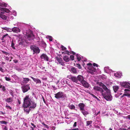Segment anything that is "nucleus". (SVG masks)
<instances>
[{
	"label": "nucleus",
	"instance_id": "18",
	"mask_svg": "<svg viewBox=\"0 0 130 130\" xmlns=\"http://www.w3.org/2000/svg\"><path fill=\"white\" fill-rule=\"evenodd\" d=\"M11 79L12 80L11 82L12 83L15 82V81L17 80L18 79V77L15 75H14L11 76Z\"/></svg>",
	"mask_w": 130,
	"mask_h": 130
},
{
	"label": "nucleus",
	"instance_id": "2",
	"mask_svg": "<svg viewBox=\"0 0 130 130\" xmlns=\"http://www.w3.org/2000/svg\"><path fill=\"white\" fill-rule=\"evenodd\" d=\"M23 107H28L32 110L34 109L36 106V104L32 101L28 95L26 96L24 99Z\"/></svg>",
	"mask_w": 130,
	"mask_h": 130
},
{
	"label": "nucleus",
	"instance_id": "33",
	"mask_svg": "<svg viewBox=\"0 0 130 130\" xmlns=\"http://www.w3.org/2000/svg\"><path fill=\"white\" fill-rule=\"evenodd\" d=\"M14 45V43L13 42V41H12L11 42V47L13 49H15V47Z\"/></svg>",
	"mask_w": 130,
	"mask_h": 130
},
{
	"label": "nucleus",
	"instance_id": "13",
	"mask_svg": "<svg viewBox=\"0 0 130 130\" xmlns=\"http://www.w3.org/2000/svg\"><path fill=\"white\" fill-rule=\"evenodd\" d=\"M12 30L13 32L15 33H18L20 32L21 30L17 27H14L12 28Z\"/></svg>",
	"mask_w": 130,
	"mask_h": 130
},
{
	"label": "nucleus",
	"instance_id": "4",
	"mask_svg": "<svg viewBox=\"0 0 130 130\" xmlns=\"http://www.w3.org/2000/svg\"><path fill=\"white\" fill-rule=\"evenodd\" d=\"M9 12V10L7 8L0 7V17L3 19H6L7 17L3 14L5 12L8 13Z\"/></svg>",
	"mask_w": 130,
	"mask_h": 130
},
{
	"label": "nucleus",
	"instance_id": "42",
	"mask_svg": "<svg viewBox=\"0 0 130 130\" xmlns=\"http://www.w3.org/2000/svg\"><path fill=\"white\" fill-rule=\"evenodd\" d=\"M76 67H78V68L79 69H80L81 68V66L79 64H76Z\"/></svg>",
	"mask_w": 130,
	"mask_h": 130
},
{
	"label": "nucleus",
	"instance_id": "22",
	"mask_svg": "<svg viewBox=\"0 0 130 130\" xmlns=\"http://www.w3.org/2000/svg\"><path fill=\"white\" fill-rule=\"evenodd\" d=\"M13 98H7L5 99V101L8 103H11L13 101Z\"/></svg>",
	"mask_w": 130,
	"mask_h": 130
},
{
	"label": "nucleus",
	"instance_id": "55",
	"mask_svg": "<svg viewBox=\"0 0 130 130\" xmlns=\"http://www.w3.org/2000/svg\"><path fill=\"white\" fill-rule=\"evenodd\" d=\"M44 126L46 127L47 128L48 127V126L45 124H44Z\"/></svg>",
	"mask_w": 130,
	"mask_h": 130
},
{
	"label": "nucleus",
	"instance_id": "47",
	"mask_svg": "<svg viewBox=\"0 0 130 130\" xmlns=\"http://www.w3.org/2000/svg\"><path fill=\"white\" fill-rule=\"evenodd\" d=\"M93 66H96L97 67H98L99 66L98 65L96 64L95 63H93Z\"/></svg>",
	"mask_w": 130,
	"mask_h": 130
},
{
	"label": "nucleus",
	"instance_id": "8",
	"mask_svg": "<svg viewBox=\"0 0 130 130\" xmlns=\"http://www.w3.org/2000/svg\"><path fill=\"white\" fill-rule=\"evenodd\" d=\"M31 50L33 52V54H38L40 53V50L38 47L35 45L31 46L30 47Z\"/></svg>",
	"mask_w": 130,
	"mask_h": 130
},
{
	"label": "nucleus",
	"instance_id": "23",
	"mask_svg": "<svg viewBox=\"0 0 130 130\" xmlns=\"http://www.w3.org/2000/svg\"><path fill=\"white\" fill-rule=\"evenodd\" d=\"M68 107L69 109L71 110H75V106L72 104H69L68 106Z\"/></svg>",
	"mask_w": 130,
	"mask_h": 130
},
{
	"label": "nucleus",
	"instance_id": "28",
	"mask_svg": "<svg viewBox=\"0 0 130 130\" xmlns=\"http://www.w3.org/2000/svg\"><path fill=\"white\" fill-rule=\"evenodd\" d=\"M3 29L8 32H11L12 31V28H9L6 27L4 28Z\"/></svg>",
	"mask_w": 130,
	"mask_h": 130
},
{
	"label": "nucleus",
	"instance_id": "3",
	"mask_svg": "<svg viewBox=\"0 0 130 130\" xmlns=\"http://www.w3.org/2000/svg\"><path fill=\"white\" fill-rule=\"evenodd\" d=\"M69 78L73 82L77 84L81 83L82 81L84 80V77L80 75H78L77 77L71 76H70Z\"/></svg>",
	"mask_w": 130,
	"mask_h": 130
},
{
	"label": "nucleus",
	"instance_id": "37",
	"mask_svg": "<svg viewBox=\"0 0 130 130\" xmlns=\"http://www.w3.org/2000/svg\"><path fill=\"white\" fill-rule=\"evenodd\" d=\"M5 78L6 80L9 81H10L11 80V79L10 78L7 77L6 76L5 77Z\"/></svg>",
	"mask_w": 130,
	"mask_h": 130
},
{
	"label": "nucleus",
	"instance_id": "30",
	"mask_svg": "<svg viewBox=\"0 0 130 130\" xmlns=\"http://www.w3.org/2000/svg\"><path fill=\"white\" fill-rule=\"evenodd\" d=\"M64 60L66 62H67L69 61V59L68 56H65L63 57Z\"/></svg>",
	"mask_w": 130,
	"mask_h": 130
},
{
	"label": "nucleus",
	"instance_id": "6",
	"mask_svg": "<svg viewBox=\"0 0 130 130\" xmlns=\"http://www.w3.org/2000/svg\"><path fill=\"white\" fill-rule=\"evenodd\" d=\"M23 34L26 35L27 37L29 40L33 39H34V35L31 31L29 29H28L26 31H23Z\"/></svg>",
	"mask_w": 130,
	"mask_h": 130
},
{
	"label": "nucleus",
	"instance_id": "14",
	"mask_svg": "<svg viewBox=\"0 0 130 130\" xmlns=\"http://www.w3.org/2000/svg\"><path fill=\"white\" fill-rule=\"evenodd\" d=\"M41 59L42 60H45L48 61V58L47 55L45 54H42L41 56Z\"/></svg>",
	"mask_w": 130,
	"mask_h": 130
},
{
	"label": "nucleus",
	"instance_id": "63",
	"mask_svg": "<svg viewBox=\"0 0 130 130\" xmlns=\"http://www.w3.org/2000/svg\"><path fill=\"white\" fill-rule=\"evenodd\" d=\"M71 53H72V54H73L74 55V54H75V53H74V52L73 51H72Z\"/></svg>",
	"mask_w": 130,
	"mask_h": 130
},
{
	"label": "nucleus",
	"instance_id": "49",
	"mask_svg": "<svg viewBox=\"0 0 130 130\" xmlns=\"http://www.w3.org/2000/svg\"><path fill=\"white\" fill-rule=\"evenodd\" d=\"M13 14L15 16H16L17 15V13L15 11L13 12Z\"/></svg>",
	"mask_w": 130,
	"mask_h": 130
},
{
	"label": "nucleus",
	"instance_id": "46",
	"mask_svg": "<svg viewBox=\"0 0 130 130\" xmlns=\"http://www.w3.org/2000/svg\"><path fill=\"white\" fill-rule=\"evenodd\" d=\"M120 130H130V126L127 129L124 128H121L120 129Z\"/></svg>",
	"mask_w": 130,
	"mask_h": 130
},
{
	"label": "nucleus",
	"instance_id": "19",
	"mask_svg": "<svg viewBox=\"0 0 130 130\" xmlns=\"http://www.w3.org/2000/svg\"><path fill=\"white\" fill-rule=\"evenodd\" d=\"M122 75V74L121 72H118L114 74V75L117 77L119 78H120Z\"/></svg>",
	"mask_w": 130,
	"mask_h": 130
},
{
	"label": "nucleus",
	"instance_id": "53",
	"mask_svg": "<svg viewBox=\"0 0 130 130\" xmlns=\"http://www.w3.org/2000/svg\"><path fill=\"white\" fill-rule=\"evenodd\" d=\"M0 71L2 72H4V69L0 67Z\"/></svg>",
	"mask_w": 130,
	"mask_h": 130
},
{
	"label": "nucleus",
	"instance_id": "58",
	"mask_svg": "<svg viewBox=\"0 0 130 130\" xmlns=\"http://www.w3.org/2000/svg\"><path fill=\"white\" fill-rule=\"evenodd\" d=\"M19 44L20 45H22V43L21 42H19Z\"/></svg>",
	"mask_w": 130,
	"mask_h": 130
},
{
	"label": "nucleus",
	"instance_id": "12",
	"mask_svg": "<svg viewBox=\"0 0 130 130\" xmlns=\"http://www.w3.org/2000/svg\"><path fill=\"white\" fill-rule=\"evenodd\" d=\"M81 83L82 84L83 86L86 88H88L89 87L90 85L86 81L84 80Z\"/></svg>",
	"mask_w": 130,
	"mask_h": 130
},
{
	"label": "nucleus",
	"instance_id": "38",
	"mask_svg": "<svg viewBox=\"0 0 130 130\" xmlns=\"http://www.w3.org/2000/svg\"><path fill=\"white\" fill-rule=\"evenodd\" d=\"M6 107L7 109L11 110L12 109L11 107L7 105H6Z\"/></svg>",
	"mask_w": 130,
	"mask_h": 130
},
{
	"label": "nucleus",
	"instance_id": "45",
	"mask_svg": "<svg viewBox=\"0 0 130 130\" xmlns=\"http://www.w3.org/2000/svg\"><path fill=\"white\" fill-rule=\"evenodd\" d=\"M90 94L92 95V96H93V97L95 99H98V98L96 96H95L93 94H90Z\"/></svg>",
	"mask_w": 130,
	"mask_h": 130
},
{
	"label": "nucleus",
	"instance_id": "39",
	"mask_svg": "<svg viewBox=\"0 0 130 130\" xmlns=\"http://www.w3.org/2000/svg\"><path fill=\"white\" fill-rule=\"evenodd\" d=\"M92 123V121H88L87 122V125H89L91 124Z\"/></svg>",
	"mask_w": 130,
	"mask_h": 130
},
{
	"label": "nucleus",
	"instance_id": "51",
	"mask_svg": "<svg viewBox=\"0 0 130 130\" xmlns=\"http://www.w3.org/2000/svg\"><path fill=\"white\" fill-rule=\"evenodd\" d=\"M76 124L77 122H74V124L73 125V126L74 127H75L76 126Z\"/></svg>",
	"mask_w": 130,
	"mask_h": 130
},
{
	"label": "nucleus",
	"instance_id": "7",
	"mask_svg": "<svg viewBox=\"0 0 130 130\" xmlns=\"http://www.w3.org/2000/svg\"><path fill=\"white\" fill-rule=\"evenodd\" d=\"M55 95V98L57 99H65L66 97V94L61 91L58 92Z\"/></svg>",
	"mask_w": 130,
	"mask_h": 130
},
{
	"label": "nucleus",
	"instance_id": "54",
	"mask_svg": "<svg viewBox=\"0 0 130 130\" xmlns=\"http://www.w3.org/2000/svg\"><path fill=\"white\" fill-rule=\"evenodd\" d=\"M31 125L32 126H34V128H36V126L35 125V124H34L32 123H31Z\"/></svg>",
	"mask_w": 130,
	"mask_h": 130
},
{
	"label": "nucleus",
	"instance_id": "36",
	"mask_svg": "<svg viewBox=\"0 0 130 130\" xmlns=\"http://www.w3.org/2000/svg\"><path fill=\"white\" fill-rule=\"evenodd\" d=\"M46 38L49 39V40L50 41H52V37L50 36H46Z\"/></svg>",
	"mask_w": 130,
	"mask_h": 130
},
{
	"label": "nucleus",
	"instance_id": "40",
	"mask_svg": "<svg viewBox=\"0 0 130 130\" xmlns=\"http://www.w3.org/2000/svg\"><path fill=\"white\" fill-rule=\"evenodd\" d=\"M0 88H1L2 89V90L3 91L5 90V87L2 85L0 84Z\"/></svg>",
	"mask_w": 130,
	"mask_h": 130
},
{
	"label": "nucleus",
	"instance_id": "24",
	"mask_svg": "<svg viewBox=\"0 0 130 130\" xmlns=\"http://www.w3.org/2000/svg\"><path fill=\"white\" fill-rule=\"evenodd\" d=\"M104 70L105 72L108 73L112 72V70L109 69L108 67H105L104 68Z\"/></svg>",
	"mask_w": 130,
	"mask_h": 130
},
{
	"label": "nucleus",
	"instance_id": "34",
	"mask_svg": "<svg viewBox=\"0 0 130 130\" xmlns=\"http://www.w3.org/2000/svg\"><path fill=\"white\" fill-rule=\"evenodd\" d=\"M9 93L12 96V97H13L14 96V92L12 91V90H10L9 91Z\"/></svg>",
	"mask_w": 130,
	"mask_h": 130
},
{
	"label": "nucleus",
	"instance_id": "15",
	"mask_svg": "<svg viewBox=\"0 0 130 130\" xmlns=\"http://www.w3.org/2000/svg\"><path fill=\"white\" fill-rule=\"evenodd\" d=\"M56 60L57 61L59 64L62 66H64V64L63 62L62 59L60 57H57L56 58Z\"/></svg>",
	"mask_w": 130,
	"mask_h": 130
},
{
	"label": "nucleus",
	"instance_id": "35",
	"mask_svg": "<svg viewBox=\"0 0 130 130\" xmlns=\"http://www.w3.org/2000/svg\"><path fill=\"white\" fill-rule=\"evenodd\" d=\"M6 36L8 37L9 36L8 34H6L5 35L3 36L2 38V40H3L5 38V37Z\"/></svg>",
	"mask_w": 130,
	"mask_h": 130
},
{
	"label": "nucleus",
	"instance_id": "5",
	"mask_svg": "<svg viewBox=\"0 0 130 130\" xmlns=\"http://www.w3.org/2000/svg\"><path fill=\"white\" fill-rule=\"evenodd\" d=\"M87 66L86 67H87L88 70V72L91 74H93L96 72V69L93 67L91 63H87Z\"/></svg>",
	"mask_w": 130,
	"mask_h": 130
},
{
	"label": "nucleus",
	"instance_id": "62",
	"mask_svg": "<svg viewBox=\"0 0 130 130\" xmlns=\"http://www.w3.org/2000/svg\"><path fill=\"white\" fill-rule=\"evenodd\" d=\"M64 82H65V81H64V80H62V83H64Z\"/></svg>",
	"mask_w": 130,
	"mask_h": 130
},
{
	"label": "nucleus",
	"instance_id": "17",
	"mask_svg": "<svg viewBox=\"0 0 130 130\" xmlns=\"http://www.w3.org/2000/svg\"><path fill=\"white\" fill-rule=\"evenodd\" d=\"M30 77L36 84H40L41 83V81L38 78H35L32 76H31Z\"/></svg>",
	"mask_w": 130,
	"mask_h": 130
},
{
	"label": "nucleus",
	"instance_id": "9",
	"mask_svg": "<svg viewBox=\"0 0 130 130\" xmlns=\"http://www.w3.org/2000/svg\"><path fill=\"white\" fill-rule=\"evenodd\" d=\"M120 84L122 87L130 89V84L129 82H120Z\"/></svg>",
	"mask_w": 130,
	"mask_h": 130
},
{
	"label": "nucleus",
	"instance_id": "11",
	"mask_svg": "<svg viewBox=\"0 0 130 130\" xmlns=\"http://www.w3.org/2000/svg\"><path fill=\"white\" fill-rule=\"evenodd\" d=\"M21 88L22 90L24 93L27 92L30 89L29 85H26L23 86Z\"/></svg>",
	"mask_w": 130,
	"mask_h": 130
},
{
	"label": "nucleus",
	"instance_id": "57",
	"mask_svg": "<svg viewBox=\"0 0 130 130\" xmlns=\"http://www.w3.org/2000/svg\"><path fill=\"white\" fill-rule=\"evenodd\" d=\"M69 130H79V129L78 128H76L75 129H70Z\"/></svg>",
	"mask_w": 130,
	"mask_h": 130
},
{
	"label": "nucleus",
	"instance_id": "1",
	"mask_svg": "<svg viewBox=\"0 0 130 130\" xmlns=\"http://www.w3.org/2000/svg\"><path fill=\"white\" fill-rule=\"evenodd\" d=\"M101 86L104 90L101 88L97 86L94 87L93 89L95 90L100 91L104 98L107 100H111L112 97L111 95L110 90L103 84Z\"/></svg>",
	"mask_w": 130,
	"mask_h": 130
},
{
	"label": "nucleus",
	"instance_id": "43",
	"mask_svg": "<svg viewBox=\"0 0 130 130\" xmlns=\"http://www.w3.org/2000/svg\"><path fill=\"white\" fill-rule=\"evenodd\" d=\"M0 122L2 124H6L7 123V122L5 121H0Z\"/></svg>",
	"mask_w": 130,
	"mask_h": 130
},
{
	"label": "nucleus",
	"instance_id": "44",
	"mask_svg": "<svg viewBox=\"0 0 130 130\" xmlns=\"http://www.w3.org/2000/svg\"><path fill=\"white\" fill-rule=\"evenodd\" d=\"M71 59L72 60H74V56L73 55H71L70 57Z\"/></svg>",
	"mask_w": 130,
	"mask_h": 130
},
{
	"label": "nucleus",
	"instance_id": "31",
	"mask_svg": "<svg viewBox=\"0 0 130 130\" xmlns=\"http://www.w3.org/2000/svg\"><path fill=\"white\" fill-rule=\"evenodd\" d=\"M29 79L28 78H23V81L25 83H27L29 81Z\"/></svg>",
	"mask_w": 130,
	"mask_h": 130
},
{
	"label": "nucleus",
	"instance_id": "20",
	"mask_svg": "<svg viewBox=\"0 0 130 130\" xmlns=\"http://www.w3.org/2000/svg\"><path fill=\"white\" fill-rule=\"evenodd\" d=\"M24 108V110L26 114H28L30 110H32L30 109V108L28 107H23Z\"/></svg>",
	"mask_w": 130,
	"mask_h": 130
},
{
	"label": "nucleus",
	"instance_id": "21",
	"mask_svg": "<svg viewBox=\"0 0 130 130\" xmlns=\"http://www.w3.org/2000/svg\"><path fill=\"white\" fill-rule=\"evenodd\" d=\"M78 105L80 108V111L84 109L85 105L83 103H79Z\"/></svg>",
	"mask_w": 130,
	"mask_h": 130
},
{
	"label": "nucleus",
	"instance_id": "41",
	"mask_svg": "<svg viewBox=\"0 0 130 130\" xmlns=\"http://www.w3.org/2000/svg\"><path fill=\"white\" fill-rule=\"evenodd\" d=\"M2 52L4 54H5L6 55H8L9 54V53L7 52H6L3 51H2Z\"/></svg>",
	"mask_w": 130,
	"mask_h": 130
},
{
	"label": "nucleus",
	"instance_id": "52",
	"mask_svg": "<svg viewBox=\"0 0 130 130\" xmlns=\"http://www.w3.org/2000/svg\"><path fill=\"white\" fill-rule=\"evenodd\" d=\"M66 52L65 53L67 54L68 55L70 54V52L68 51H65Z\"/></svg>",
	"mask_w": 130,
	"mask_h": 130
},
{
	"label": "nucleus",
	"instance_id": "64",
	"mask_svg": "<svg viewBox=\"0 0 130 130\" xmlns=\"http://www.w3.org/2000/svg\"><path fill=\"white\" fill-rule=\"evenodd\" d=\"M31 130H34V128L32 127H31Z\"/></svg>",
	"mask_w": 130,
	"mask_h": 130
},
{
	"label": "nucleus",
	"instance_id": "59",
	"mask_svg": "<svg viewBox=\"0 0 130 130\" xmlns=\"http://www.w3.org/2000/svg\"><path fill=\"white\" fill-rule=\"evenodd\" d=\"M1 112L2 113V114H3V115H4V114H5V112H2V111Z\"/></svg>",
	"mask_w": 130,
	"mask_h": 130
},
{
	"label": "nucleus",
	"instance_id": "27",
	"mask_svg": "<svg viewBox=\"0 0 130 130\" xmlns=\"http://www.w3.org/2000/svg\"><path fill=\"white\" fill-rule=\"evenodd\" d=\"M113 90L115 92H116L119 89V86H113Z\"/></svg>",
	"mask_w": 130,
	"mask_h": 130
},
{
	"label": "nucleus",
	"instance_id": "61",
	"mask_svg": "<svg viewBox=\"0 0 130 130\" xmlns=\"http://www.w3.org/2000/svg\"><path fill=\"white\" fill-rule=\"evenodd\" d=\"M64 82H65V81H64V80H62V83H64Z\"/></svg>",
	"mask_w": 130,
	"mask_h": 130
},
{
	"label": "nucleus",
	"instance_id": "50",
	"mask_svg": "<svg viewBox=\"0 0 130 130\" xmlns=\"http://www.w3.org/2000/svg\"><path fill=\"white\" fill-rule=\"evenodd\" d=\"M62 49L63 50H65L66 49V48L64 46H62Z\"/></svg>",
	"mask_w": 130,
	"mask_h": 130
},
{
	"label": "nucleus",
	"instance_id": "60",
	"mask_svg": "<svg viewBox=\"0 0 130 130\" xmlns=\"http://www.w3.org/2000/svg\"><path fill=\"white\" fill-rule=\"evenodd\" d=\"M128 118L130 119V115H128L127 116Z\"/></svg>",
	"mask_w": 130,
	"mask_h": 130
},
{
	"label": "nucleus",
	"instance_id": "29",
	"mask_svg": "<svg viewBox=\"0 0 130 130\" xmlns=\"http://www.w3.org/2000/svg\"><path fill=\"white\" fill-rule=\"evenodd\" d=\"M81 112L85 116L88 114V112L86 111H85L84 109L81 110Z\"/></svg>",
	"mask_w": 130,
	"mask_h": 130
},
{
	"label": "nucleus",
	"instance_id": "56",
	"mask_svg": "<svg viewBox=\"0 0 130 130\" xmlns=\"http://www.w3.org/2000/svg\"><path fill=\"white\" fill-rule=\"evenodd\" d=\"M13 61H14V62L15 63H17L18 62V61L17 60H14Z\"/></svg>",
	"mask_w": 130,
	"mask_h": 130
},
{
	"label": "nucleus",
	"instance_id": "32",
	"mask_svg": "<svg viewBox=\"0 0 130 130\" xmlns=\"http://www.w3.org/2000/svg\"><path fill=\"white\" fill-rule=\"evenodd\" d=\"M8 56L9 57L6 56H5L4 57H5V59L7 61H8L10 58H11V59H12V57L11 56L8 55Z\"/></svg>",
	"mask_w": 130,
	"mask_h": 130
},
{
	"label": "nucleus",
	"instance_id": "16",
	"mask_svg": "<svg viewBox=\"0 0 130 130\" xmlns=\"http://www.w3.org/2000/svg\"><path fill=\"white\" fill-rule=\"evenodd\" d=\"M76 56L77 57V59L78 61H80L81 59L83 62L84 61L85 62L87 61V60L86 59L83 60L82 59H83V57L82 56H80V55H78V54H77L76 55Z\"/></svg>",
	"mask_w": 130,
	"mask_h": 130
},
{
	"label": "nucleus",
	"instance_id": "25",
	"mask_svg": "<svg viewBox=\"0 0 130 130\" xmlns=\"http://www.w3.org/2000/svg\"><path fill=\"white\" fill-rule=\"evenodd\" d=\"M7 6V4L2 1L0 0V6L2 7H6Z\"/></svg>",
	"mask_w": 130,
	"mask_h": 130
},
{
	"label": "nucleus",
	"instance_id": "48",
	"mask_svg": "<svg viewBox=\"0 0 130 130\" xmlns=\"http://www.w3.org/2000/svg\"><path fill=\"white\" fill-rule=\"evenodd\" d=\"M51 129L52 130H54L55 129V127L53 126H52L51 127Z\"/></svg>",
	"mask_w": 130,
	"mask_h": 130
},
{
	"label": "nucleus",
	"instance_id": "26",
	"mask_svg": "<svg viewBox=\"0 0 130 130\" xmlns=\"http://www.w3.org/2000/svg\"><path fill=\"white\" fill-rule=\"evenodd\" d=\"M71 72L74 74H76L77 73V70L74 67H72L71 69Z\"/></svg>",
	"mask_w": 130,
	"mask_h": 130
},
{
	"label": "nucleus",
	"instance_id": "10",
	"mask_svg": "<svg viewBox=\"0 0 130 130\" xmlns=\"http://www.w3.org/2000/svg\"><path fill=\"white\" fill-rule=\"evenodd\" d=\"M123 96H127L130 98V90L128 89H124Z\"/></svg>",
	"mask_w": 130,
	"mask_h": 130
}]
</instances>
